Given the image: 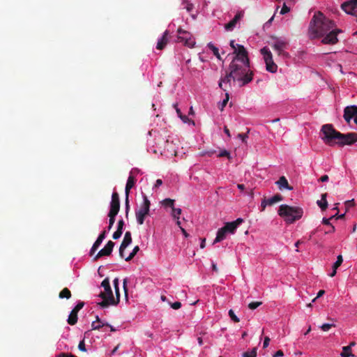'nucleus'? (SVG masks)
<instances>
[{"label": "nucleus", "mask_w": 357, "mask_h": 357, "mask_svg": "<svg viewBox=\"0 0 357 357\" xmlns=\"http://www.w3.org/2000/svg\"><path fill=\"white\" fill-rule=\"evenodd\" d=\"M171 307L174 310H178L181 307V303L179 301L174 302L171 304Z\"/></svg>", "instance_id": "49"}, {"label": "nucleus", "mask_w": 357, "mask_h": 357, "mask_svg": "<svg viewBox=\"0 0 357 357\" xmlns=\"http://www.w3.org/2000/svg\"><path fill=\"white\" fill-rule=\"evenodd\" d=\"M174 200L170 198H166L162 202V204L165 207H170L172 209L174 208Z\"/></svg>", "instance_id": "31"}, {"label": "nucleus", "mask_w": 357, "mask_h": 357, "mask_svg": "<svg viewBox=\"0 0 357 357\" xmlns=\"http://www.w3.org/2000/svg\"><path fill=\"white\" fill-rule=\"evenodd\" d=\"M236 46L237 47L234 52V53L236 54V56L233 59H239L241 61H245L248 63V61L250 60L247 50L241 45L237 44Z\"/></svg>", "instance_id": "13"}, {"label": "nucleus", "mask_w": 357, "mask_h": 357, "mask_svg": "<svg viewBox=\"0 0 357 357\" xmlns=\"http://www.w3.org/2000/svg\"><path fill=\"white\" fill-rule=\"evenodd\" d=\"M324 294H325V291L324 290H319L318 294H317V296L312 300V302H314L317 298L322 296Z\"/></svg>", "instance_id": "59"}, {"label": "nucleus", "mask_w": 357, "mask_h": 357, "mask_svg": "<svg viewBox=\"0 0 357 357\" xmlns=\"http://www.w3.org/2000/svg\"><path fill=\"white\" fill-rule=\"evenodd\" d=\"M260 52L266 63V70L272 73H275L278 69V66L273 61V54L270 50L267 47H264L261 49Z\"/></svg>", "instance_id": "6"}, {"label": "nucleus", "mask_w": 357, "mask_h": 357, "mask_svg": "<svg viewBox=\"0 0 357 357\" xmlns=\"http://www.w3.org/2000/svg\"><path fill=\"white\" fill-rule=\"evenodd\" d=\"M181 208H173L172 209V216L174 218L176 219V220H178L179 219V215L181 214Z\"/></svg>", "instance_id": "36"}, {"label": "nucleus", "mask_w": 357, "mask_h": 357, "mask_svg": "<svg viewBox=\"0 0 357 357\" xmlns=\"http://www.w3.org/2000/svg\"><path fill=\"white\" fill-rule=\"evenodd\" d=\"M270 342V338L268 337H265L264 343H263V347L266 348L268 346Z\"/></svg>", "instance_id": "56"}, {"label": "nucleus", "mask_w": 357, "mask_h": 357, "mask_svg": "<svg viewBox=\"0 0 357 357\" xmlns=\"http://www.w3.org/2000/svg\"><path fill=\"white\" fill-rule=\"evenodd\" d=\"M243 222V220L241 218L236 219L235 221L227 222L224 226V228L227 233L234 234L236 228Z\"/></svg>", "instance_id": "18"}, {"label": "nucleus", "mask_w": 357, "mask_h": 357, "mask_svg": "<svg viewBox=\"0 0 357 357\" xmlns=\"http://www.w3.org/2000/svg\"><path fill=\"white\" fill-rule=\"evenodd\" d=\"M230 75H233V81L241 82V86L250 82L253 79V73L250 70V61L248 63L239 59H233L229 66Z\"/></svg>", "instance_id": "2"}, {"label": "nucleus", "mask_w": 357, "mask_h": 357, "mask_svg": "<svg viewBox=\"0 0 357 357\" xmlns=\"http://www.w3.org/2000/svg\"><path fill=\"white\" fill-rule=\"evenodd\" d=\"M144 202L139 209L135 211L136 219L139 225H143L146 216L149 213L150 211V201L146 195H144Z\"/></svg>", "instance_id": "7"}, {"label": "nucleus", "mask_w": 357, "mask_h": 357, "mask_svg": "<svg viewBox=\"0 0 357 357\" xmlns=\"http://www.w3.org/2000/svg\"><path fill=\"white\" fill-rule=\"evenodd\" d=\"M218 157H227L229 159L230 158V153L226 150H223L220 152L218 155Z\"/></svg>", "instance_id": "44"}, {"label": "nucleus", "mask_w": 357, "mask_h": 357, "mask_svg": "<svg viewBox=\"0 0 357 357\" xmlns=\"http://www.w3.org/2000/svg\"><path fill=\"white\" fill-rule=\"evenodd\" d=\"M262 304L261 302H259V301H257V302H251L250 303H249L248 305V307L250 309V310H255L256 308H257L259 306H260Z\"/></svg>", "instance_id": "40"}, {"label": "nucleus", "mask_w": 357, "mask_h": 357, "mask_svg": "<svg viewBox=\"0 0 357 357\" xmlns=\"http://www.w3.org/2000/svg\"><path fill=\"white\" fill-rule=\"evenodd\" d=\"M342 357H349V356H354L350 350L349 346H346L342 348V351L340 354Z\"/></svg>", "instance_id": "30"}, {"label": "nucleus", "mask_w": 357, "mask_h": 357, "mask_svg": "<svg viewBox=\"0 0 357 357\" xmlns=\"http://www.w3.org/2000/svg\"><path fill=\"white\" fill-rule=\"evenodd\" d=\"M105 326V324H96V321H93L91 324V328H92V330H99L100 328H102V326Z\"/></svg>", "instance_id": "41"}, {"label": "nucleus", "mask_w": 357, "mask_h": 357, "mask_svg": "<svg viewBox=\"0 0 357 357\" xmlns=\"http://www.w3.org/2000/svg\"><path fill=\"white\" fill-rule=\"evenodd\" d=\"M328 176L325 174V175H323L320 177V178L319 179V181L321 182H326L328 181Z\"/></svg>", "instance_id": "60"}, {"label": "nucleus", "mask_w": 357, "mask_h": 357, "mask_svg": "<svg viewBox=\"0 0 357 357\" xmlns=\"http://www.w3.org/2000/svg\"><path fill=\"white\" fill-rule=\"evenodd\" d=\"M58 357H77L72 354L61 353L58 355Z\"/></svg>", "instance_id": "54"}, {"label": "nucleus", "mask_w": 357, "mask_h": 357, "mask_svg": "<svg viewBox=\"0 0 357 357\" xmlns=\"http://www.w3.org/2000/svg\"><path fill=\"white\" fill-rule=\"evenodd\" d=\"M123 226H124V221L123 219H121L119 220L118 222V227H117V229L121 231H123Z\"/></svg>", "instance_id": "51"}, {"label": "nucleus", "mask_w": 357, "mask_h": 357, "mask_svg": "<svg viewBox=\"0 0 357 357\" xmlns=\"http://www.w3.org/2000/svg\"><path fill=\"white\" fill-rule=\"evenodd\" d=\"M290 11V8L285 4H283V6L280 10V14L284 15Z\"/></svg>", "instance_id": "48"}, {"label": "nucleus", "mask_w": 357, "mask_h": 357, "mask_svg": "<svg viewBox=\"0 0 357 357\" xmlns=\"http://www.w3.org/2000/svg\"><path fill=\"white\" fill-rule=\"evenodd\" d=\"M227 231H225L224 227L219 229L217 232V236L214 240L213 243H216L220 242L226 238Z\"/></svg>", "instance_id": "25"}, {"label": "nucleus", "mask_w": 357, "mask_h": 357, "mask_svg": "<svg viewBox=\"0 0 357 357\" xmlns=\"http://www.w3.org/2000/svg\"><path fill=\"white\" fill-rule=\"evenodd\" d=\"M342 9L345 11L347 14L351 15H356V9L357 8V4H356L351 0L343 3L341 6Z\"/></svg>", "instance_id": "15"}, {"label": "nucleus", "mask_w": 357, "mask_h": 357, "mask_svg": "<svg viewBox=\"0 0 357 357\" xmlns=\"http://www.w3.org/2000/svg\"><path fill=\"white\" fill-rule=\"evenodd\" d=\"M284 356L283 351L282 350L277 351L275 354L273 355V357H282Z\"/></svg>", "instance_id": "61"}, {"label": "nucleus", "mask_w": 357, "mask_h": 357, "mask_svg": "<svg viewBox=\"0 0 357 357\" xmlns=\"http://www.w3.org/2000/svg\"><path fill=\"white\" fill-rule=\"evenodd\" d=\"M106 234H107V231L106 230H103L100 234V235L98 236V239L103 241V240L106 237Z\"/></svg>", "instance_id": "53"}, {"label": "nucleus", "mask_w": 357, "mask_h": 357, "mask_svg": "<svg viewBox=\"0 0 357 357\" xmlns=\"http://www.w3.org/2000/svg\"><path fill=\"white\" fill-rule=\"evenodd\" d=\"M269 44L273 49L278 52V54H282L283 51L287 48L288 43L282 38L271 37Z\"/></svg>", "instance_id": "8"}, {"label": "nucleus", "mask_w": 357, "mask_h": 357, "mask_svg": "<svg viewBox=\"0 0 357 357\" xmlns=\"http://www.w3.org/2000/svg\"><path fill=\"white\" fill-rule=\"evenodd\" d=\"M102 241L99 239H96V241L94 242L93 245H92V248L90 250V255L92 256L95 252L98 249L99 246L102 243Z\"/></svg>", "instance_id": "32"}, {"label": "nucleus", "mask_w": 357, "mask_h": 357, "mask_svg": "<svg viewBox=\"0 0 357 357\" xmlns=\"http://www.w3.org/2000/svg\"><path fill=\"white\" fill-rule=\"evenodd\" d=\"M114 245L115 243L113 241H109L105 247L94 257L93 260L96 261L103 256H109L112 254Z\"/></svg>", "instance_id": "12"}, {"label": "nucleus", "mask_w": 357, "mask_h": 357, "mask_svg": "<svg viewBox=\"0 0 357 357\" xmlns=\"http://www.w3.org/2000/svg\"><path fill=\"white\" fill-rule=\"evenodd\" d=\"M139 246H138V245H136V246L133 248V250H132V251L130 252V254L127 257H126V258H125V260H126V261H130L131 259H133V257H134L137 255V253L139 252Z\"/></svg>", "instance_id": "33"}, {"label": "nucleus", "mask_w": 357, "mask_h": 357, "mask_svg": "<svg viewBox=\"0 0 357 357\" xmlns=\"http://www.w3.org/2000/svg\"><path fill=\"white\" fill-rule=\"evenodd\" d=\"M169 35V31L167 30H166L162 38L160 39H159V40L158 41V43H157V46H156V48L158 50H163L165 48V47L166 46V45L167 44V42H168V38H167V36Z\"/></svg>", "instance_id": "22"}, {"label": "nucleus", "mask_w": 357, "mask_h": 357, "mask_svg": "<svg viewBox=\"0 0 357 357\" xmlns=\"http://www.w3.org/2000/svg\"><path fill=\"white\" fill-rule=\"evenodd\" d=\"M355 205L354 199L349 200L345 202V206L348 208L349 207H352Z\"/></svg>", "instance_id": "52"}, {"label": "nucleus", "mask_w": 357, "mask_h": 357, "mask_svg": "<svg viewBox=\"0 0 357 357\" xmlns=\"http://www.w3.org/2000/svg\"><path fill=\"white\" fill-rule=\"evenodd\" d=\"M343 117L347 123H349L351 119L354 118V122L357 125V106L351 105L346 107L344 109Z\"/></svg>", "instance_id": "10"}, {"label": "nucleus", "mask_w": 357, "mask_h": 357, "mask_svg": "<svg viewBox=\"0 0 357 357\" xmlns=\"http://www.w3.org/2000/svg\"><path fill=\"white\" fill-rule=\"evenodd\" d=\"M243 357H257V347H254L251 351H245L242 354Z\"/></svg>", "instance_id": "34"}, {"label": "nucleus", "mask_w": 357, "mask_h": 357, "mask_svg": "<svg viewBox=\"0 0 357 357\" xmlns=\"http://www.w3.org/2000/svg\"><path fill=\"white\" fill-rule=\"evenodd\" d=\"M120 210V200L118 192H114L112 195V200L110 202V208L108 213L109 217V225L107 227L108 231H109L115 222V218Z\"/></svg>", "instance_id": "5"}, {"label": "nucleus", "mask_w": 357, "mask_h": 357, "mask_svg": "<svg viewBox=\"0 0 357 357\" xmlns=\"http://www.w3.org/2000/svg\"><path fill=\"white\" fill-rule=\"evenodd\" d=\"M125 208H126V217L128 218V213H129V211H130L129 195H126Z\"/></svg>", "instance_id": "38"}, {"label": "nucleus", "mask_w": 357, "mask_h": 357, "mask_svg": "<svg viewBox=\"0 0 357 357\" xmlns=\"http://www.w3.org/2000/svg\"><path fill=\"white\" fill-rule=\"evenodd\" d=\"M243 11L241 10L238 12L234 16V19L225 25V29L227 31H232L236 26L237 22L243 17Z\"/></svg>", "instance_id": "19"}, {"label": "nucleus", "mask_w": 357, "mask_h": 357, "mask_svg": "<svg viewBox=\"0 0 357 357\" xmlns=\"http://www.w3.org/2000/svg\"><path fill=\"white\" fill-rule=\"evenodd\" d=\"M327 193L321 195V199L317 202V205L322 211H325L328 207V202L326 200Z\"/></svg>", "instance_id": "26"}, {"label": "nucleus", "mask_w": 357, "mask_h": 357, "mask_svg": "<svg viewBox=\"0 0 357 357\" xmlns=\"http://www.w3.org/2000/svg\"><path fill=\"white\" fill-rule=\"evenodd\" d=\"M268 201V206H273L276 203L281 202L283 200V196L280 194H275L272 197L266 199Z\"/></svg>", "instance_id": "24"}, {"label": "nucleus", "mask_w": 357, "mask_h": 357, "mask_svg": "<svg viewBox=\"0 0 357 357\" xmlns=\"http://www.w3.org/2000/svg\"><path fill=\"white\" fill-rule=\"evenodd\" d=\"M340 133L331 124H325L321 129V139L326 144L329 146L337 144V141L340 139Z\"/></svg>", "instance_id": "3"}, {"label": "nucleus", "mask_w": 357, "mask_h": 357, "mask_svg": "<svg viewBox=\"0 0 357 357\" xmlns=\"http://www.w3.org/2000/svg\"><path fill=\"white\" fill-rule=\"evenodd\" d=\"M333 326H335L334 324H324L321 326V328L322 331H329V329L333 327Z\"/></svg>", "instance_id": "42"}, {"label": "nucleus", "mask_w": 357, "mask_h": 357, "mask_svg": "<svg viewBox=\"0 0 357 357\" xmlns=\"http://www.w3.org/2000/svg\"><path fill=\"white\" fill-rule=\"evenodd\" d=\"M275 184L280 190H282L283 189L290 190V185H289L288 181L284 176L280 177L279 180L275 182Z\"/></svg>", "instance_id": "23"}, {"label": "nucleus", "mask_w": 357, "mask_h": 357, "mask_svg": "<svg viewBox=\"0 0 357 357\" xmlns=\"http://www.w3.org/2000/svg\"><path fill=\"white\" fill-rule=\"evenodd\" d=\"M59 298H66L69 299L71 297V292L67 288H63L59 294Z\"/></svg>", "instance_id": "28"}, {"label": "nucleus", "mask_w": 357, "mask_h": 357, "mask_svg": "<svg viewBox=\"0 0 357 357\" xmlns=\"http://www.w3.org/2000/svg\"><path fill=\"white\" fill-rule=\"evenodd\" d=\"M233 79V75H230V71L227 73L226 75L221 77L219 82V86L225 91H227V84L229 88H231V81Z\"/></svg>", "instance_id": "17"}, {"label": "nucleus", "mask_w": 357, "mask_h": 357, "mask_svg": "<svg viewBox=\"0 0 357 357\" xmlns=\"http://www.w3.org/2000/svg\"><path fill=\"white\" fill-rule=\"evenodd\" d=\"M278 215L284 219L286 222L289 224L290 222V206L282 204L279 207Z\"/></svg>", "instance_id": "16"}, {"label": "nucleus", "mask_w": 357, "mask_h": 357, "mask_svg": "<svg viewBox=\"0 0 357 357\" xmlns=\"http://www.w3.org/2000/svg\"><path fill=\"white\" fill-rule=\"evenodd\" d=\"M335 26L333 20L326 17L321 12L319 11L313 15L310 22L309 36L311 38H317L326 34L321 43L334 45L338 41L337 34L342 32L341 29H333Z\"/></svg>", "instance_id": "1"}, {"label": "nucleus", "mask_w": 357, "mask_h": 357, "mask_svg": "<svg viewBox=\"0 0 357 357\" xmlns=\"http://www.w3.org/2000/svg\"><path fill=\"white\" fill-rule=\"evenodd\" d=\"M176 41L182 43L188 47H193L195 45V39L192 37L190 33H185V36H178Z\"/></svg>", "instance_id": "14"}, {"label": "nucleus", "mask_w": 357, "mask_h": 357, "mask_svg": "<svg viewBox=\"0 0 357 357\" xmlns=\"http://www.w3.org/2000/svg\"><path fill=\"white\" fill-rule=\"evenodd\" d=\"M127 282H128V279L125 278L123 280V290H124L126 296H128Z\"/></svg>", "instance_id": "55"}, {"label": "nucleus", "mask_w": 357, "mask_h": 357, "mask_svg": "<svg viewBox=\"0 0 357 357\" xmlns=\"http://www.w3.org/2000/svg\"><path fill=\"white\" fill-rule=\"evenodd\" d=\"M194 8V6L192 3H188L186 6V10L188 11V12H190Z\"/></svg>", "instance_id": "64"}, {"label": "nucleus", "mask_w": 357, "mask_h": 357, "mask_svg": "<svg viewBox=\"0 0 357 357\" xmlns=\"http://www.w3.org/2000/svg\"><path fill=\"white\" fill-rule=\"evenodd\" d=\"M225 96H226L225 98L222 100L220 106L219 107V108L221 111H222L224 107L227 105V104L229 101V95L228 93H226Z\"/></svg>", "instance_id": "37"}, {"label": "nucleus", "mask_w": 357, "mask_h": 357, "mask_svg": "<svg viewBox=\"0 0 357 357\" xmlns=\"http://www.w3.org/2000/svg\"><path fill=\"white\" fill-rule=\"evenodd\" d=\"M114 289H115V293H116V300H115V301L117 304L119 302L120 291H119V288H115Z\"/></svg>", "instance_id": "58"}, {"label": "nucleus", "mask_w": 357, "mask_h": 357, "mask_svg": "<svg viewBox=\"0 0 357 357\" xmlns=\"http://www.w3.org/2000/svg\"><path fill=\"white\" fill-rule=\"evenodd\" d=\"M122 233H123V231H120V229L119 230L116 229V231L112 235L113 239H114V240L119 239L121 236Z\"/></svg>", "instance_id": "43"}, {"label": "nucleus", "mask_w": 357, "mask_h": 357, "mask_svg": "<svg viewBox=\"0 0 357 357\" xmlns=\"http://www.w3.org/2000/svg\"><path fill=\"white\" fill-rule=\"evenodd\" d=\"M331 220V219H330V218L327 219V218H323V220H322V223H323L324 225L331 226V225H332L331 224V222H330V220Z\"/></svg>", "instance_id": "63"}, {"label": "nucleus", "mask_w": 357, "mask_h": 357, "mask_svg": "<svg viewBox=\"0 0 357 357\" xmlns=\"http://www.w3.org/2000/svg\"><path fill=\"white\" fill-rule=\"evenodd\" d=\"M135 171H137V169H132L131 172H130V175L128 178V181H127L126 189H125L126 195H129L130 189L132 188L135 184L136 179L135 178V176H133Z\"/></svg>", "instance_id": "20"}, {"label": "nucleus", "mask_w": 357, "mask_h": 357, "mask_svg": "<svg viewBox=\"0 0 357 357\" xmlns=\"http://www.w3.org/2000/svg\"><path fill=\"white\" fill-rule=\"evenodd\" d=\"M180 118L184 122V123H187V122H192V124H195L194 121H191L188 119V117L185 115H183V114H181L180 115Z\"/></svg>", "instance_id": "50"}, {"label": "nucleus", "mask_w": 357, "mask_h": 357, "mask_svg": "<svg viewBox=\"0 0 357 357\" xmlns=\"http://www.w3.org/2000/svg\"><path fill=\"white\" fill-rule=\"evenodd\" d=\"M84 303L79 301L72 310L67 320L68 324L73 326L77 322V313L84 307Z\"/></svg>", "instance_id": "11"}, {"label": "nucleus", "mask_w": 357, "mask_h": 357, "mask_svg": "<svg viewBox=\"0 0 357 357\" xmlns=\"http://www.w3.org/2000/svg\"><path fill=\"white\" fill-rule=\"evenodd\" d=\"M177 31H178V36H185V33H189L188 31H184L181 28H179Z\"/></svg>", "instance_id": "62"}, {"label": "nucleus", "mask_w": 357, "mask_h": 357, "mask_svg": "<svg viewBox=\"0 0 357 357\" xmlns=\"http://www.w3.org/2000/svg\"><path fill=\"white\" fill-rule=\"evenodd\" d=\"M248 132H249V130L248 131L247 133H245V134L239 133L238 135V137L240 138L243 142H246V139L248 137Z\"/></svg>", "instance_id": "46"}, {"label": "nucleus", "mask_w": 357, "mask_h": 357, "mask_svg": "<svg viewBox=\"0 0 357 357\" xmlns=\"http://www.w3.org/2000/svg\"><path fill=\"white\" fill-rule=\"evenodd\" d=\"M229 316L231 318V319L235 323H238L240 321L239 319L237 317V316L235 314L234 312L232 310H229Z\"/></svg>", "instance_id": "39"}, {"label": "nucleus", "mask_w": 357, "mask_h": 357, "mask_svg": "<svg viewBox=\"0 0 357 357\" xmlns=\"http://www.w3.org/2000/svg\"><path fill=\"white\" fill-rule=\"evenodd\" d=\"M78 349L82 351H86L84 340L79 342Z\"/></svg>", "instance_id": "47"}, {"label": "nucleus", "mask_w": 357, "mask_h": 357, "mask_svg": "<svg viewBox=\"0 0 357 357\" xmlns=\"http://www.w3.org/2000/svg\"><path fill=\"white\" fill-rule=\"evenodd\" d=\"M101 287L104 288V291L101 292L99 296L102 298V301L98 303V305L102 308L107 307L111 305H116L108 278H106L102 280L101 282Z\"/></svg>", "instance_id": "4"}, {"label": "nucleus", "mask_w": 357, "mask_h": 357, "mask_svg": "<svg viewBox=\"0 0 357 357\" xmlns=\"http://www.w3.org/2000/svg\"><path fill=\"white\" fill-rule=\"evenodd\" d=\"M127 247H123L122 248L121 247V245H120V248H119V255L121 258H124V251L126 250Z\"/></svg>", "instance_id": "57"}, {"label": "nucleus", "mask_w": 357, "mask_h": 357, "mask_svg": "<svg viewBox=\"0 0 357 357\" xmlns=\"http://www.w3.org/2000/svg\"><path fill=\"white\" fill-rule=\"evenodd\" d=\"M208 47L213 52V54L219 60H221L220 55L219 54V50L218 47H216L213 44L211 43H209L208 44Z\"/></svg>", "instance_id": "29"}, {"label": "nucleus", "mask_w": 357, "mask_h": 357, "mask_svg": "<svg viewBox=\"0 0 357 357\" xmlns=\"http://www.w3.org/2000/svg\"><path fill=\"white\" fill-rule=\"evenodd\" d=\"M343 261V258L341 255H338L337 257V261L333 264V269H337L340 267Z\"/></svg>", "instance_id": "35"}, {"label": "nucleus", "mask_w": 357, "mask_h": 357, "mask_svg": "<svg viewBox=\"0 0 357 357\" xmlns=\"http://www.w3.org/2000/svg\"><path fill=\"white\" fill-rule=\"evenodd\" d=\"M132 243V235L130 231H126L123 241L121 242V247H128Z\"/></svg>", "instance_id": "27"}, {"label": "nucleus", "mask_w": 357, "mask_h": 357, "mask_svg": "<svg viewBox=\"0 0 357 357\" xmlns=\"http://www.w3.org/2000/svg\"><path fill=\"white\" fill-rule=\"evenodd\" d=\"M303 215V210L301 207L291 206V223L301 219Z\"/></svg>", "instance_id": "21"}, {"label": "nucleus", "mask_w": 357, "mask_h": 357, "mask_svg": "<svg viewBox=\"0 0 357 357\" xmlns=\"http://www.w3.org/2000/svg\"><path fill=\"white\" fill-rule=\"evenodd\" d=\"M340 139L337 141V145L343 146L344 145H352L357 142V133L349 132L347 134L340 133Z\"/></svg>", "instance_id": "9"}, {"label": "nucleus", "mask_w": 357, "mask_h": 357, "mask_svg": "<svg viewBox=\"0 0 357 357\" xmlns=\"http://www.w3.org/2000/svg\"><path fill=\"white\" fill-rule=\"evenodd\" d=\"M266 206H268V201L266 197H264L261 203V211H264L266 207Z\"/></svg>", "instance_id": "45"}]
</instances>
